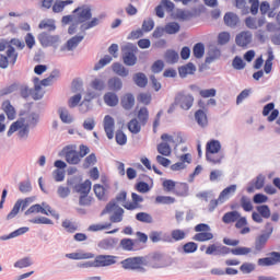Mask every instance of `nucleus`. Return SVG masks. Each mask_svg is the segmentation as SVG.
I'll return each instance as SVG.
<instances>
[{
  "label": "nucleus",
  "instance_id": "f257e3e1",
  "mask_svg": "<svg viewBox=\"0 0 280 280\" xmlns=\"http://www.w3.org/2000/svg\"><path fill=\"white\" fill-rule=\"evenodd\" d=\"M142 261L143 266H149L150 268L154 269L167 268L174 264V260L171 256L161 252H153L142 256Z\"/></svg>",
  "mask_w": 280,
  "mask_h": 280
},
{
  "label": "nucleus",
  "instance_id": "f03ea898",
  "mask_svg": "<svg viewBox=\"0 0 280 280\" xmlns=\"http://www.w3.org/2000/svg\"><path fill=\"white\" fill-rule=\"evenodd\" d=\"M79 150L80 151L78 152L73 150V147L66 145L61 151H59L58 156H65L69 165H78L80 163V159H84V156L91 152L89 145L85 144H80Z\"/></svg>",
  "mask_w": 280,
  "mask_h": 280
},
{
  "label": "nucleus",
  "instance_id": "7ed1b4c3",
  "mask_svg": "<svg viewBox=\"0 0 280 280\" xmlns=\"http://www.w3.org/2000/svg\"><path fill=\"white\" fill-rule=\"evenodd\" d=\"M56 78H60V70L58 69H54L50 74L43 80H40L38 77H34L33 84L36 93L34 94L33 100H43V97H45V94H40L43 86H51V82H54Z\"/></svg>",
  "mask_w": 280,
  "mask_h": 280
},
{
  "label": "nucleus",
  "instance_id": "20e7f679",
  "mask_svg": "<svg viewBox=\"0 0 280 280\" xmlns=\"http://www.w3.org/2000/svg\"><path fill=\"white\" fill-rule=\"evenodd\" d=\"M220 150H222L220 140L212 139L208 141L206 144V161L213 163V165H220L224 159V154L221 153V155H217L215 159L211 156V154H220Z\"/></svg>",
  "mask_w": 280,
  "mask_h": 280
},
{
  "label": "nucleus",
  "instance_id": "39448f33",
  "mask_svg": "<svg viewBox=\"0 0 280 280\" xmlns=\"http://www.w3.org/2000/svg\"><path fill=\"white\" fill-rule=\"evenodd\" d=\"M113 211H114V214L109 218L110 222H113L114 224L121 222L124 220L125 210L124 208L119 207V205H117V201H115V199H112L105 206V208L101 212V215H106V213H112Z\"/></svg>",
  "mask_w": 280,
  "mask_h": 280
},
{
  "label": "nucleus",
  "instance_id": "423d86ee",
  "mask_svg": "<svg viewBox=\"0 0 280 280\" xmlns=\"http://www.w3.org/2000/svg\"><path fill=\"white\" fill-rule=\"evenodd\" d=\"M121 51L124 65H126V67H135V65H137V51H139L137 45L128 43L121 47Z\"/></svg>",
  "mask_w": 280,
  "mask_h": 280
},
{
  "label": "nucleus",
  "instance_id": "0eeeda50",
  "mask_svg": "<svg viewBox=\"0 0 280 280\" xmlns=\"http://www.w3.org/2000/svg\"><path fill=\"white\" fill-rule=\"evenodd\" d=\"M37 40L44 48L54 47V49H58V43H60V35H50L47 32H42L37 35Z\"/></svg>",
  "mask_w": 280,
  "mask_h": 280
},
{
  "label": "nucleus",
  "instance_id": "6e6552de",
  "mask_svg": "<svg viewBox=\"0 0 280 280\" xmlns=\"http://www.w3.org/2000/svg\"><path fill=\"white\" fill-rule=\"evenodd\" d=\"M174 98L182 110H189L194 106V95L185 94V91L177 92Z\"/></svg>",
  "mask_w": 280,
  "mask_h": 280
},
{
  "label": "nucleus",
  "instance_id": "1a4fd4ad",
  "mask_svg": "<svg viewBox=\"0 0 280 280\" xmlns=\"http://www.w3.org/2000/svg\"><path fill=\"white\" fill-rule=\"evenodd\" d=\"M31 202H33L32 197H26L25 199H18L12 210L7 214V220H14V217L19 215V211H25V209L30 207Z\"/></svg>",
  "mask_w": 280,
  "mask_h": 280
},
{
  "label": "nucleus",
  "instance_id": "9d476101",
  "mask_svg": "<svg viewBox=\"0 0 280 280\" xmlns=\"http://www.w3.org/2000/svg\"><path fill=\"white\" fill-rule=\"evenodd\" d=\"M72 14H77V23H86V21H91L93 19L91 7H78L72 11Z\"/></svg>",
  "mask_w": 280,
  "mask_h": 280
},
{
  "label": "nucleus",
  "instance_id": "9b49d317",
  "mask_svg": "<svg viewBox=\"0 0 280 280\" xmlns=\"http://www.w3.org/2000/svg\"><path fill=\"white\" fill-rule=\"evenodd\" d=\"M117 256L113 255H97L94 258L95 268H107V266H115L117 264Z\"/></svg>",
  "mask_w": 280,
  "mask_h": 280
},
{
  "label": "nucleus",
  "instance_id": "f8f14e48",
  "mask_svg": "<svg viewBox=\"0 0 280 280\" xmlns=\"http://www.w3.org/2000/svg\"><path fill=\"white\" fill-rule=\"evenodd\" d=\"M124 270H137V266H143V256L129 257L120 261Z\"/></svg>",
  "mask_w": 280,
  "mask_h": 280
},
{
  "label": "nucleus",
  "instance_id": "ddd939ff",
  "mask_svg": "<svg viewBox=\"0 0 280 280\" xmlns=\"http://www.w3.org/2000/svg\"><path fill=\"white\" fill-rule=\"evenodd\" d=\"M262 117H267V121L269 124L277 121V118L279 117V109L275 108V102H270L264 106Z\"/></svg>",
  "mask_w": 280,
  "mask_h": 280
},
{
  "label": "nucleus",
  "instance_id": "4468645a",
  "mask_svg": "<svg viewBox=\"0 0 280 280\" xmlns=\"http://www.w3.org/2000/svg\"><path fill=\"white\" fill-rule=\"evenodd\" d=\"M104 131L107 139L113 140L115 138V118L110 115H106L103 120Z\"/></svg>",
  "mask_w": 280,
  "mask_h": 280
},
{
  "label": "nucleus",
  "instance_id": "2eb2a0df",
  "mask_svg": "<svg viewBox=\"0 0 280 280\" xmlns=\"http://www.w3.org/2000/svg\"><path fill=\"white\" fill-rule=\"evenodd\" d=\"M265 185L266 176H264V174H259L255 179L247 184L246 191L247 194H255V189H264Z\"/></svg>",
  "mask_w": 280,
  "mask_h": 280
},
{
  "label": "nucleus",
  "instance_id": "dca6fc26",
  "mask_svg": "<svg viewBox=\"0 0 280 280\" xmlns=\"http://www.w3.org/2000/svg\"><path fill=\"white\" fill-rule=\"evenodd\" d=\"M119 247L127 253H135L137 250H142L143 246H138L135 238L125 237L120 240Z\"/></svg>",
  "mask_w": 280,
  "mask_h": 280
},
{
  "label": "nucleus",
  "instance_id": "f3484780",
  "mask_svg": "<svg viewBox=\"0 0 280 280\" xmlns=\"http://www.w3.org/2000/svg\"><path fill=\"white\" fill-rule=\"evenodd\" d=\"M237 47H248L253 43V33L250 31H243L235 37Z\"/></svg>",
  "mask_w": 280,
  "mask_h": 280
},
{
  "label": "nucleus",
  "instance_id": "a211bd4d",
  "mask_svg": "<svg viewBox=\"0 0 280 280\" xmlns=\"http://www.w3.org/2000/svg\"><path fill=\"white\" fill-rule=\"evenodd\" d=\"M84 40V35H75L67 40V43L60 47V51H73L78 45H80Z\"/></svg>",
  "mask_w": 280,
  "mask_h": 280
},
{
  "label": "nucleus",
  "instance_id": "6ab92c4d",
  "mask_svg": "<svg viewBox=\"0 0 280 280\" xmlns=\"http://www.w3.org/2000/svg\"><path fill=\"white\" fill-rule=\"evenodd\" d=\"M91 187H93V182L91 179H85L83 183H80L74 186L73 194H80V196H86L91 194Z\"/></svg>",
  "mask_w": 280,
  "mask_h": 280
},
{
  "label": "nucleus",
  "instance_id": "aec40b11",
  "mask_svg": "<svg viewBox=\"0 0 280 280\" xmlns=\"http://www.w3.org/2000/svg\"><path fill=\"white\" fill-rule=\"evenodd\" d=\"M107 89L112 93H119L124 89V81L119 77H112L107 80Z\"/></svg>",
  "mask_w": 280,
  "mask_h": 280
},
{
  "label": "nucleus",
  "instance_id": "412c9836",
  "mask_svg": "<svg viewBox=\"0 0 280 280\" xmlns=\"http://www.w3.org/2000/svg\"><path fill=\"white\" fill-rule=\"evenodd\" d=\"M117 244H119V238H117V237H107V238L101 240L98 242L97 246L102 250H113V248H115V246H117Z\"/></svg>",
  "mask_w": 280,
  "mask_h": 280
},
{
  "label": "nucleus",
  "instance_id": "4be33fe9",
  "mask_svg": "<svg viewBox=\"0 0 280 280\" xmlns=\"http://www.w3.org/2000/svg\"><path fill=\"white\" fill-rule=\"evenodd\" d=\"M131 200L132 202H127L122 205L127 211H135V209H139V205L143 202V196L137 194V192H131Z\"/></svg>",
  "mask_w": 280,
  "mask_h": 280
},
{
  "label": "nucleus",
  "instance_id": "5701e85b",
  "mask_svg": "<svg viewBox=\"0 0 280 280\" xmlns=\"http://www.w3.org/2000/svg\"><path fill=\"white\" fill-rule=\"evenodd\" d=\"M206 255H229V247L224 245L217 246L211 244L206 249Z\"/></svg>",
  "mask_w": 280,
  "mask_h": 280
},
{
  "label": "nucleus",
  "instance_id": "b1692460",
  "mask_svg": "<svg viewBox=\"0 0 280 280\" xmlns=\"http://www.w3.org/2000/svg\"><path fill=\"white\" fill-rule=\"evenodd\" d=\"M2 110L5 113L9 121H14V119H16V109L10 100H7L2 103Z\"/></svg>",
  "mask_w": 280,
  "mask_h": 280
},
{
  "label": "nucleus",
  "instance_id": "393cba45",
  "mask_svg": "<svg viewBox=\"0 0 280 280\" xmlns=\"http://www.w3.org/2000/svg\"><path fill=\"white\" fill-rule=\"evenodd\" d=\"M179 78L185 79L187 75H194L196 73V65L188 62L184 66L178 67Z\"/></svg>",
  "mask_w": 280,
  "mask_h": 280
},
{
  "label": "nucleus",
  "instance_id": "a878e982",
  "mask_svg": "<svg viewBox=\"0 0 280 280\" xmlns=\"http://www.w3.org/2000/svg\"><path fill=\"white\" fill-rule=\"evenodd\" d=\"M224 25L228 27H237L240 23V15L233 12H226L223 16Z\"/></svg>",
  "mask_w": 280,
  "mask_h": 280
},
{
  "label": "nucleus",
  "instance_id": "bb28decb",
  "mask_svg": "<svg viewBox=\"0 0 280 280\" xmlns=\"http://www.w3.org/2000/svg\"><path fill=\"white\" fill-rule=\"evenodd\" d=\"M103 100L106 104V106H109L110 108H115L117 104H119V96L117 95V92H107L104 94Z\"/></svg>",
  "mask_w": 280,
  "mask_h": 280
},
{
  "label": "nucleus",
  "instance_id": "cd10ccee",
  "mask_svg": "<svg viewBox=\"0 0 280 280\" xmlns=\"http://www.w3.org/2000/svg\"><path fill=\"white\" fill-rule=\"evenodd\" d=\"M220 56H222V50L215 46H212L208 50V56L206 57L205 63L211 65V62H213V60H218Z\"/></svg>",
  "mask_w": 280,
  "mask_h": 280
},
{
  "label": "nucleus",
  "instance_id": "c85d7f7f",
  "mask_svg": "<svg viewBox=\"0 0 280 280\" xmlns=\"http://www.w3.org/2000/svg\"><path fill=\"white\" fill-rule=\"evenodd\" d=\"M195 121L201 128H205V127L209 126V119L207 118V113L202 109H197L195 112Z\"/></svg>",
  "mask_w": 280,
  "mask_h": 280
},
{
  "label": "nucleus",
  "instance_id": "c756f323",
  "mask_svg": "<svg viewBox=\"0 0 280 280\" xmlns=\"http://www.w3.org/2000/svg\"><path fill=\"white\" fill-rule=\"evenodd\" d=\"M38 121H40V115L36 112H32L26 116L24 126H28V128H36L38 126Z\"/></svg>",
  "mask_w": 280,
  "mask_h": 280
},
{
  "label": "nucleus",
  "instance_id": "7c9ffc66",
  "mask_svg": "<svg viewBox=\"0 0 280 280\" xmlns=\"http://www.w3.org/2000/svg\"><path fill=\"white\" fill-rule=\"evenodd\" d=\"M268 240H270V233L260 234L255 241V250H257V253H261V250L266 248V244H268Z\"/></svg>",
  "mask_w": 280,
  "mask_h": 280
},
{
  "label": "nucleus",
  "instance_id": "2f4dec72",
  "mask_svg": "<svg viewBox=\"0 0 280 280\" xmlns=\"http://www.w3.org/2000/svg\"><path fill=\"white\" fill-rule=\"evenodd\" d=\"M120 105L125 110H131V108L135 106V95H132V93H127L121 97Z\"/></svg>",
  "mask_w": 280,
  "mask_h": 280
},
{
  "label": "nucleus",
  "instance_id": "473e14b6",
  "mask_svg": "<svg viewBox=\"0 0 280 280\" xmlns=\"http://www.w3.org/2000/svg\"><path fill=\"white\" fill-rule=\"evenodd\" d=\"M174 194L175 196L187 198V196H189V184L178 183L177 185H175Z\"/></svg>",
  "mask_w": 280,
  "mask_h": 280
},
{
  "label": "nucleus",
  "instance_id": "72a5a7b5",
  "mask_svg": "<svg viewBox=\"0 0 280 280\" xmlns=\"http://www.w3.org/2000/svg\"><path fill=\"white\" fill-rule=\"evenodd\" d=\"M235 191H237V185L235 184L225 187L219 195L220 205H224L226 202V196L235 194Z\"/></svg>",
  "mask_w": 280,
  "mask_h": 280
},
{
  "label": "nucleus",
  "instance_id": "f704fd0d",
  "mask_svg": "<svg viewBox=\"0 0 280 280\" xmlns=\"http://www.w3.org/2000/svg\"><path fill=\"white\" fill-rule=\"evenodd\" d=\"M132 80L139 89H145V86H148V77L143 72H137L133 74Z\"/></svg>",
  "mask_w": 280,
  "mask_h": 280
},
{
  "label": "nucleus",
  "instance_id": "c9c22d12",
  "mask_svg": "<svg viewBox=\"0 0 280 280\" xmlns=\"http://www.w3.org/2000/svg\"><path fill=\"white\" fill-rule=\"evenodd\" d=\"M237 220H240V212L237 210L226 212L222 217V222L224 224H233V222H237Z\"/></svg>",
  "mask_w": 280,
  "mask_h": 280
},
{
  "label": "nucleus",
  "instance_id": "e433bc0d",
  "mask_svg": "<svg viewBox=\"0 0 280 280\" xmlns=\"http://www.w3.org/2000/svg\"><path fill=\"white\" fill-rule=\"evenodd\" d=\"M25 124V117H20L16 121L12 122L7 132V137H12L13 132H19L20 128H23Z\"/></svg>",
  "mask_w": 280,
  "mask_h": 280
},
{
  "label": "nucleus",
  "instance_id": "4c0bfd02",
  "mask_svg": "<svg viewBox=\"0 0 280 280\" xmlns=\"http://www.w3.org/2000/svg\"><path fill=\"white\" fill-rule=\"evenodd\" d=\"M67 259H74V260H80V259H94L95 254L93 253H70L66 254Z\"/></svg>",
  "mask_w": 280,
  "mask_h": 280
},
{
  "label": "nucleus",
  "instance_id": "58836bf2",
  "mask_svg": "<svg viewBox=\"0 0 280 280\" xmlns=\"http://www.w3.org/2000/svg\"><path fill=\"white\" fill-rule=\"evenodd\" d=\"M112 69L114 73H116V75H120V78H128V73H130V71L120 62H114Z\"/></svg>",
  "mask_w": 280,
  "mask_h": 280
},
{
  "label": "nucleus",
  "instance_id": "ea45409f",
  "mask_svg": "<svg viewBox=\"0 0 280 280\" xmlns=\"http://www.w3.org/2000/svg\"><path fill=\"white\" fill-rule=\"evenodd\" d=\"M32 213H42V215H48L47 210L40 206V203H35L31 206L25 212L24 215H32Z\"/></svg>",
  "mask_w": 280,
  "mask_h": 280
},
{
  "label": "nucleus",
  "instance_id": "a19ab883",
  "mask_svg": "<svg viewBox=\"0 0 280 280\" xmlns=\"http://www.w3.org/2000/svg\"><path fill=\"white\" fill-rule=\"evenodd\" d=\"M127 128L131 135H139L141 132V122L137 118H132L128 124Z\"/></svg>",
  "mask_w": 280,
  "mask_h": 280
},
{
  "label": "nucleus",
  "instance_id": "79ce46f5",
  "mask_svg": "<svg viewBox=\"0 0 280 280\" xmlns=\"http://www.w3.org/2000/svg\"><path fill=\"white\" fill-rule=\"evenodd\" d=\"M152 185L148 184V182L139 180L135 184V190L138 191V194H148L151 191Z\"/></svg>",
  "mask_w": 280,
  "mask_h": 280
},
{
  "label": "nucleus",
  "instance_id": "37998d69",
  "mask_svg": "<svg viewBox=\"0 0 280 280\" xmlns=\"http://www.w3.org/2000/svg\"><path fill=\"white\" fill-rule=\"evenodd\" d=\"M198 250V243L196 242H187L182 246V253L184 255H191Z\"/></svg>",
  "mask_w": 280,
  "mask_h": 280
},
{
  "label": "nucleus",
  "instance_id": "c03bdc74",
  "mask_svg": "<svg viewBox=\"0 0 280 280\" xmlns=\"http://www.w3.org/2000/svg\"><path fill=\"white\" fill-rule=\"evenodd\" d=\"M252 250L253 249L250 247H244V246H238L235 248L229 247V253H231L232 255H235L237 257L249 255V253H252Z\"/></svg>",
  "mask_w": 280,
  "mask_h": 280
},
{
  "label": "nucleus",
  "instance_id": "a18cd8bd",
  "mask_svg": "<svg viewBox=\"0 0 280 280\" xmlns=\"http://www.w3.org/2000/svg\"><path fill=\"white\" fill-rule=\"evenodd\" d=\"M20 88H21V83L20 82H14V83L8 85L7 88L0 90V97H5V95H10L11 93H15V91H19Z\"/></svg>",
  "mask_w": 280,
  "mask_h": 280
},
{
  "label": "nucleus",
  "instance_id": "49530a36",
  "mask_svg": "<svg viewBox=\"0 0 280 280\" xmlns=\"http://www.w3.org/2000/svg\"><path fill=\"white\" fill-rule=\"evenodd\" d=\"M138 119L141 126H145L148 124V119H150V112L148 110V107H140L138 110Z\"/></svg>",
  "mask_w": 280,
  "mask_h": 280
},
{
  "label": "nucleus",
  "instance_id": "de8ad7c7",
  "mask_svg": "<svg viewBox=\"0 0 280 280\" xmlns=\"http://www.w3.org/2000/svg\"><path fill=\"white\" fill-rule=\"evenodd\" d=\"M195 242H211L213 240V233L211 232H199L192 236Z\"/></svg>",
  "mask_w": 280,
  "mask_h": 280
},
{
  "label": "nucleus",
  "instance_id": "09e8293b",
  "mask_svg": "<svg viewBox=\"0 0 280 280\" xmlns=\"http://www.w3.org/2000/svg\"><path fill=\"white\" fill-rule=\"evenodd\" d=\"M20 95H21V97H23V100H27V97H30V95H32V97H34V95H36V90H35V88L30 89L28 85L20 84Z\"/></svg>",
  "mask_w": 280,
  "mask_h": 280
},
{
  "label": "nucleus",
  "instance_id": "8fccbe9b",
  "mask_svg": "<svg viewBox=\"0 0 280 280\" xmlns=\"http://www.w3.org/2000/svg\"><path fill=\"white\" fill-rule=\"evenodd\" d=\"M192 55L197 60H200V58H203L205 56V44L202 42H199L194 45L192 47Z\"/></svg>",
  "mask_w": 280,
  "mask_h": 280
},
{
  "label": "nucleus",
  "instance_id": "3c124183",
  "mask_svg": "<svg viewBox=\"0 0 280 280\" xmlns=\"http://www.w3.org/2000/svg\"><path fill=\"white\" fill-rule=\"evenodd\" d=\"M165 33L170 35L178 34L180 32V24L178 22H168L164 26Z\"/></svg>",
  "mask_w": 280,
  "mask_h": 280
},
{
  "label": "nucleus",
  "instance_id": "603ef678",
  "mask_svg": "<svg viewBox=\"0 0 280 280\" xmlns=\"http://www.w3.org/2000/svg\"><path fill=\"white\" fill-rule=\"evenodd\" d=\"M158 152L161 154V156H171L172 147L167 142H161L158 144Z\"/></svg>",
  "mask_w": 280,
  "mask_h": 280
},
{
  "label": "nucleus",
  "instance_id": "864d4df0",
  "mask_svg": "<svg viewBox=\"0 0 280 280\" xmlns=\"http://www.w3.org/2000/svg\"><path fill=\"white\" fill-rule=\"evenodd\" d=\"M94 194L98 200H106V187L102 184H95L93 186Z\"/></svg>",
  "mask_w": 280,
  "mask_h": 280
},
{
  "label": "nucleus",
  "instance_id": "5fc2aeb1",
  "mask_svg": "<svg viewBox=\"0 0 280 280\" xmlns=\"http://www.w3.org/2000/svg\"><path fill=\"white\" fill-rule=\"evenodd\" d=\"M39 30H48V32H56V21L42 20L38 24Z\"/></svg>",
  "mask_w": 280,
  "mask_h": 280
},
{
  "label": "nucleus",
  "instance_id": "6e6d98bb",
  "mask_svg": "<svg viewBox=\"0 0 280 280\" xmlns=\"http://www.w3.org/2000/svg\"><path fill=\"white\" fill-rule=\"evenodd\" d=\"M7 56L11 65H16V60H19V52H16V48H14V46L8 45Z\"/></svg>",
  "mask_w": 280,
  "mask_h": 280
},
{
  "label": "nucleus",
  "instance_id": "4d7b16f0",
  "mask_svg": "<svg viewBox=\"0 0 280 280\" xmlns=\"http://www.w3.org/2000/svg\"><path fill=\"white\" fill-rule=\"evenodd\" d=\"M110 62H113V57L110 55H105L98 60V62L94 65V71H100V69H104V67H106V65H110Z\"/></svg>",
  "mask_w": 280,
  "mask_h": 280
},
{
  "label": "nucleus",
  "instance_id": "13d9d810",
  "mask_svg": "<svg viewBox=\"0 0 280 280\" xmlns=\"http://www.w3.org/2000/svg\"><path fill=\"white\" fill-rule=\"evenodd\" d=\"M136 220L138 222H142L143 224H152V222H154V219H152V214L148 212H138L136 214Z\"/></svg>",
  "mask_w": 280,
  "mask_h": 280
},
{
  "label": "nucleus",
  "instance_id": "bf43d9fd",
  "mask_svg": "<svg viewBox=\"0 0 280 280\" xmlns=\"http://www.w3.org/2000/svg\"><path fill=\"white\" fill-rule=\"evenodd\" d=\"M165 58L167 62H171V65H176V62H178V60L180 59V56L178 55V51L174 49H168L165 52Z\"/></svg>",
  "mask_w": 280,
  "mask_h": 280
},
{
  "label": "nucleus",
  "instance_id": "052dcab7",
  "mask_svg": "<svg viewBox=\"0 0 280 280\" xmlns=\"http://www.w3.org/2000/svg\"><path fill=\"white\" fill-rule=\"evenodd\" d=\"M256 211L265 219L268 220L272 212L270 211L269 205H260L256 207Z\"/></svg>",
  "mask_w": 280,
  "mask_h": 280
},
{
  "label": "nucleus",
  "instance_id": "680f3d73",
  "mask_svg": "<svg viewBox=\"0 0 280 280\" xmlns=\"http://www.w3.org/2000/svg\"><path fill=\"white\" fill-rule=\"evenodd\" d=\"M115 140L117 145H126L128 143V136L121 129L116 130Z\"/></svg>",
  "mask_w": 280,
  "mask_h": 280
},
{
  "label": "nucleus",
  "instance_id": "e2e57ef3",
  "mask_svg": "<svg viewBox=\"0 0 280 280\" xmlns=\"http://www.w3.org/2000/svg\"><path fill=\"white\" fill-rule=\"evenodd\" d=\"M232 67L236 71H242L243 69H246V61H244L242 57L235 56L232 60Z\"/></svg>",
  "mask_w": 280,
  "mask_h": 280
},
{
  "label": "nucleus",
  "instance_id": "0e129e2a",
  "mask_svg": "<svg viewBox=\"0 0 280 280\" xmlns=\"http://www.w3.org/2000/svg\"><path fill=\"white\" fill-rule=\"evenodd\" d=\"M176 202V198L172 196H156L155 203L156 205H174Z\"/></svg>",
  "mask_w": 280,
  "mask_h": 280
},
{
  "label": "nucleus",
  "instance_id": "69168bd1",
  "mask_svg": "<svg viewBox=\"0 0 280 280\" xmlns=\"http://www.w3.org/2000/svg\"><path fill=\"white\" fill-rule=\"evenodd\" d=\"M34 262L32 261V258L30 257H24L22 259H19L14 262V268H30V266H32Z\"/></svg>",
  "mask_w": 280,
  "mask_h": 280
},
{
  "label": "nucleus",
  "instance_id": "338daca9",
  "mask_svg": "<svg viewBox=\"0 0 280 280\" xmlns=\"http://www.w3.org/2000/svg\"><path fill=\"white\" fill-rule=\"evenodd\" d=\"M241 207L242 209L246 212V213H250V211H253L254 207H253V202L250 201V199L246 196H242L241 198Z\"/></svg>",
  "mask_w": 280,
  "mask_h": 280
},
{
  "label": "nucleus",
  "instance_id": "774afa93",
  "mask_svg": "<svg viewBox=\"0 0 280 280\" xmlns=\"http://www.w3.org/2000/svg\"><path fill=\"white\" fill-rule=\"evenodd\" d=\"M171 237L174 240V242H183V240L187 237V233L180 229H176L171 232Z\"/></svg>",
  "mask_w": 280,
  "mask_h": 280
}]
</instances>
